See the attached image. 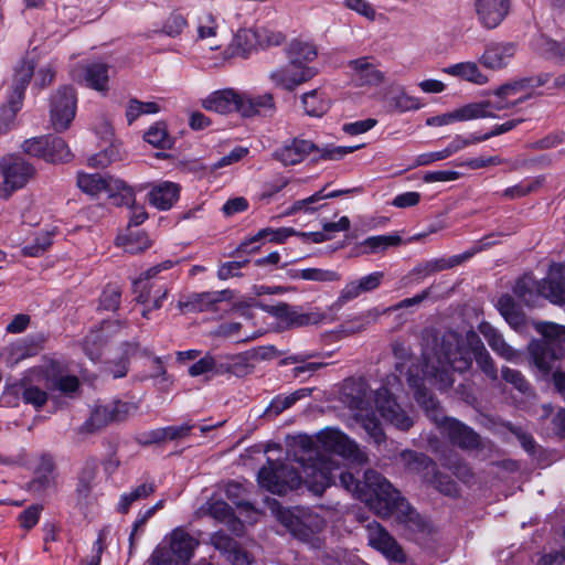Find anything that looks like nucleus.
<instances>
[{
	"label": "nucleus",
	"mask_w": 565,
	"mask_h": 565,
	"mask_svg": "<svg viewBox=\"0 0 565 565\" xmlns=\"http://www.w3.org/2000/svg\"><path fill=\"white\" fill-rule=\"evenodd\" d=\"M298 445L303 455L298 457L301 471H297L286 463L268 460L258 472V482L263 488L277 494L297 489L300 484L315 494H321L332 481V471L338 470V463L329 457H313V448L321 447L356 465L367 462V455L360 446L342 430L327 427L316 437L300 436Z\"/></svg>",
	"instance_id": "obj_1"
},
{
	"label": "nucleus",
	"mask_w": 565,
	"mask_h": 565,
	"mask_svg": "<svg viewBox=\"0 0 565 565\" xmlns=\"http://www.w3.org/2000/svg\"><path fill=\"white\" fill-rule=\"evenodd\" d=\"M473 358L489 379H498L494 362L476 332L469 331L465 338L456 332H447L437 352L433 355L425 353L424 379L431 381L439 390L448 388L454 383L450 369L465 372L470 369Z\"/></svg>",
	"instance_id": "obj_2"
},
{
	"label": "nucleus",
	"mask_w": 565,
	"mask_h": 565,
	"mask_svg": "<svg viewBox=\"0 0 565 565\" xmlns=\"http://www.w3.org/2000/svg\"><path fill=\"white\" fill-rule=\"evenodd\" d=\"M319 456L329 457L338 463L339 469L332 471V480L339 472L341 486L365 502L376 515L381 518L396 516L401 521L411 519L409 504L401 498L399 492L381 473L366 470L363 484H361L352 473L340 472V462L331 454H320L317 448H313V457Z\"/></svg>",
	"instance_id": "obj_3"
},
{
	"label": "nucleus",
	"mask_w": 565,
	"mask_h": 565,
	"mask_svg": "<svg viewBox=\"0 0 565 565\" xmlns=\"http://www.w3.org/2000/svg\"><path fill=\"white\" fill-rule=\"evenodd\" d=\"M348 395V405L354 412L355 419L361 423L369 437L377 445L385 440V435L375 418L371 401L374 399L376 409L396 428L406 430L413 425L412 418L391 397L387 388L381 387L372 394L364 382L355 383Z\"/></svg>",
	"instance_id": "obj_4"
},
{
	"label": "nucleus",
	"mask_w": 565,
	"mask_h": 565,
	"mask_svg": "<svg viewBox=\"0 0 565 565\" xmlns=\"http://www.w3.org/2000/svg\"><path fill=\"white\" fill-rule=\"evenodd\" d=\"M412 386H416L415 397L427 415L438 425L450 443L462 449H476L480 446V437L471 428L455 418L445 417L439 409L438 402L418 385L416 379L409 377Z\"/></svg>",
	"instance_id": "obj_5"
},
{
	"label": "nucleus",
	"mask_w": 565,
	"mask_h": 565,
	"mask_svg": "<svg viewBox=\"0 0 565 565\" xmlns=\"http://www.w3.org/2000/svg\"><path fill=\"white\" fill-rule=\"evenodd\" d=\"M564 273V265L555 263L550 266L546 279L537 281L525 275L516 280L514 294L527 306H535L541 297L561 305L565 301Z\"/></svg>",
	"instance_id": "obj_6"
},
{
	"label": "nucleus",
	"mask_w": 565,
	"mask_h": 565,
	"mask_svg": "<svg viewBox=\"0 0 565 565\" xmlns=\"http://www.w3.org/2000/svg\"><path fill=\"white\" fill-rule=\"evenodd\" d=\"M535 330L544 338L529 345L531 360L543 374H548L555 361L565 355V327L553 322H537Z\"/></svg>",
	"instance_id": "obj_7"
},
{
	"label": "nucleus",
	"mask_w": 565,
	"mask_h": 565,
	"mask_svg": "<svg viewBox=\"0 0 565 565\" xmlns=\"http://www.w3.org/2000/svg\"><path fill=\"white\" fill-rule=\"evenodd\" d=\"M276 518L282 526L297 540L313 548L322 544L321 533L326 529V520L309 509H277Z\"/></svg>",
	"instance_id": "obj_8"
},
{
	"label": "nucleus",
	"mask_w": 565,
	"mask_h": 565,
	"mask_svg": "<svg viewBox=\"0 0 565 565\" xmlns=\"http://www.w3.org/2000/svg\"><path fill=\"white\" fill-rule=\"evenodd\" d=\"M360 147L361 146H327L322 149H318L310 140L294 138L277 148L273 152V157L284 166H294L303 161L305 158L313 151L319 153L318 157L320 159L340 160L344 156L360 149Z\"/></svg>",
	"instance_id": "obj_9"
},
{
	"label": "nucleus",
	"mask_w": 565,
	"mask_h": 565,
	"mask_svg": "<svg viewBox=\"0 0 565 565\" xmlns=\"http://www.w3.org/2000/svg\"><path fill=\"white\" fill-rule=\"evenodd\" d=\"M77 185L82 191L90 195L106 192L109 198L116 199V204H130L134 202V189L122 180L113 177H103L99 173H79Z\"/></svg>",
	"instance_id": "obj_10"
},
{
	"label": "nucleus",
	"mask_w": 565,
	"mask_h": 565,
	"mask_svg": "<svg viewBox=\"0 0 565 565\" xmlns=\"http://www.w3.org/2000/svg\"><path fill=\"white\" fill-rule=\"evenodd\" d=\"M77 97L72 87L63 86L51 97L50 124L56 131L68 129L76 115Z\"/></svg>",
	"instance_id": "obj_11"
},
{
	"label": "nucleus",
	"mask_w": 565,
	"mask_h": 565,
	"mask_svg": "<svg viewBox=\"0 0 565 565\" xmlns=\"http://www.w3.org/2000/svg\"><path fill=\"white\" fill-rule=\"evenodd\" d=\"M526 82H515L512 84L503 85L495 90L494 97L492 99L469 104V107H477L476 111L478 115L476 116V119L484 117H497L499 111L510 109L524 102L527 96H522L514 100H510L509 98L521 92V87Z\"/></svg>",
	"instance_id": "obj_12"
},
{
	"label": "nucleus",
	"mask_w": 565,
	"mask_h": 565,
	"mask_svg": "<svg viewBox=\"0 0 565 565\" xmlns=\"http://www.w3.org/2000/svg\"><path fill=\"white\" fill-rule=\"evenodd\" d=\"M316 75V68L308 65L294 64L289 61L271 70L268 73V78L276 88L291 92Z\"/></svg>",
	"instance_id": "obj_13"
},
{
	"label": "nucleus",
	"mask_w": 565,
	"mask_h": 565,
	"mask_svg": "<svg viewBox=\"0 0 565 565\" xmlns=\"http://www.w3.org/2000/svg\"><path fill=\"white\" fill-rule=\"evenodd\" d=\"M3 183L0 185V198L8 199L11 194L25 185L32 174V166L19 157L4 158L1 163Z\"/></svg>",
	"instance_id": "obj_14"
},
{
	"label": "nucleus",
	"mask_w": 565,
	"mask_h": 565,
	"mask_svg": "<svg viewBox=\"0 0 565 565\" xmlns=\"http://www.w3.org/2000/svg\"><path fill=\"white\" fill-rule=\"evenodd\" d=\"M34 73V61L29 58L15 70L14 75V99L9 106L0 109V132L4 131L12 121L15 113L20 109L23 92L29 85Z\"/></svg>",
	"instance_id": "obj_15"
},
{
	"label": "nucleus",
	"mask_w": 565,
	"mask_h": 565,
	"mask_svg": "<svg viewBox=\"0 0 565 565\" xmlns=\"http://www.w3.org/2000/svg\"><path fill=\"white\" fill-rule=\"evenodd\" d=\"M134 292L136 301L143 306L141 316L149 319L152 310H158L162 307L163 300L168 297L169 289L152 281L136 279Z\"/></svg>",
	"instance_id": "obj_16"
},
{
	"label": "nucleus",
	"mask_w": 565,
	"mask_h": 565,
	"mask_svg": "<svg viewBox=\"0 0 565 565\" xmlns=\"http://www.w3.org/2000/svg\"><path fill=\"white\" fill-rule=\"evenodd\" d=\"M511 0H473L478 22L486 29L498 28L508 17Z\"/></svg>",
	"instance_id": "obj_17"
},
{
	"label": "nucleus",
	"mask_w": 565,
	"mask_h": 565,
	"mask_svg": "<svg viewBox=\"0 0 565 565\" xmlns=\"http://www.w3.org/2000/svg\"><path fill=\"white\" fill-rule=\"evenodd\" d=\"M384 278V273L374 271L359 279L349 281L340 291L337 300L331 305L332 310H340L347 302L358 298L362 294L377 289Z\"/></svg>",
	"instance_id": "obj_18"
},
{
	"label": "nucleus",
	"mask_w": 565,
	"mask_h": 565,
	"mask_svg": "<svg viewBox=\"0 0 565 565\" xmlns=\"http://www.w3.org/2000/svg\"><path fill=\"white\" fill-rule=\"evenodd\" d=\"M232 292L228 289L220 291L194 292L186 297L185 300H179L177 307L180 311H215L218 303L230 300Z\"/></svg>",
	"instance_id": "obj_19"
},
{
	"label": "nucleus",
	"mask_w": 565,
	"mask_h": 565,
	"mask_svg": "<svg viewBox=\"0 0 565 565\" xmlns=\"http://www.w3.org/2000/svg\"><path fill=\"white\" fill-rule=\"evenodd\" d=\"M350 75L356 86H377L384 81V73L373 57L363 56L348 64Z\"/></svg>",
	"instance_id": "obj_20"
},
{
	"label": "nucleus",
	"mask_w": 565,
	"mask_h": 565,
	"mask_svg": "<svg viewBox=\"0 0 565 565\" xmlns=\"http://www.w3.org/2000/svg\"><path fill=\"white\" fill-rule=\"evenodd\" d=\"M369 544L380 551L386 558L403 562L404 554L397 542L377 522H372L366 527Z\"/></svg>",
	"instance_id": "obj_21"
},
{
	"label": "nucleus",
	"mask_w": 565,
	"mask_h": 565,
	"mask_svg": "<svg viewBox=\"0 0 565 565\" xmlns=\"http://www.w3.org/2000/svg\"><path fill=\"white\" fill-rule=\"evenodd\" d=\"M518 46L512 42H493L486 46L480 63L489 70L507 67L515 56Z\"/></svg>",
	"instance_id": "obj_22"
},
{
	"label": "nucleus",
	"mask_w": 565,
	"mask_h": 565,
	"mask_svg": "<svg viewBox=\"0 0 565 565\" xmlns=\"http://www.w3.org/2000/svg\"><path fill=\"white\" fill-rule=\"evenodd\" d=\"M275 100L270 93L254 95L239 90L238 114L243 117L271 115L275 111Z\"/></svg>",
	"instance_id": "obj_23"
},
{
	"label": "nucleus",
	"mask_w": 565,
	"mask_h": 565,
	"mask_svg": "<svg viewBox=\"0 0 565 565\" xmlns=\"http://www.w3.org/2000/svg\"><path fill=\"white\" fill-rule=\"evenodd\" d=\"M72 76L93 89L104 92L107 89L108 66L103 63L78 65L73 68Z\"/></svg>",
	"instance_id": "obj_24"
},
{
	"label": "nucleus",
	"mask_w": 565,
	"mask_h": 565,
	"mask_svg": "<svg viewBox=\"0 0 565 565\" xmlns=\"http://www.w3.org/2000/svg\"><path fill=\"white\" fill-rule=\"evenodd\" d=\"M58 470L50 454H42L38 459V494L50 495L58 487Z\"/></svg>",
	"instance_id": "obj_25"
},
{
	"label": "nucleus",
	"mask_w": 565,
	"mask_h": 565,
	"mask_svg": "<svg viewBox=\"0 0 565 565\" xmlns=\"http://www.w3.org/2000/svg\"><path fill=\"white\" fill-rule=\"evenodd\" d=\"M239 90L234 88H225L211 93L203 99L204 109L217 114L238 113Z\"/></svg>",
	"instance_id": "obj_26"
},
{
	"label": "nucleus",
	"mask_w": 565,
	"mask_h": 565,
	"mask_svg": "<svg viewBox=\"0 0 565 565\" xmlns=\"http://www.w3.org/2000/svg\"><path fill=\"white\" fill-rule=\"evenodd\" d=\"M259 43V33L257 31L253 29H239L224 52L225 58H246Z\"/></svg>",
	"instance_id": "obj_27"
},
{
	"label": "nucleus",
	"mask_w": 565,
	"mask_h": 565,
	"mask_svg": "<svg viewBox=\"0 0 565 565\" xmlns=\"http://www.w3.org/2000/svg\"><path fill=\"white\" fill-rule=\"evenodd\" d=\"M180 186L171 181H161L151 186L148 200L156 209L166 211L178 201Z\"/></svg>",
	"instance_id": "obj_28"
},
{
	"label": "nucleus",
	"mask_w": 565,
	"mask_h": 565,
	"mask_svg": "<svg viewBox=\"0 0 565 565\" xmlns=\"http://www.w3.org/2000/svg\"><path fill=\"white\" fill-rule=\"evenodd\" d=\"M38 157L49 162H63L71 158V151L61 137L47 136L38 140Z\"/></svg>",
	"instance_id": "obj_29"
},
{
	"label": "nucleus",
	"mask_w": 565,
	"mask_h": 565,
	"mask_svg": "<svg viewBox=\"0 0 565 565\" xmlns=\"http://www.w3.org/2000/svg\"><path fill=\"white\" fill-rule=\"evenodd\" d=\"M199 542L183 530H174L170 535V547L180 565H186L193 556Z\"/></svg>",
	"instance_id": "obj_30"
},
{
	"label": "nucleus",
	"mask_w": 565,
	"mask_h": 565,
	"mask_svg": "<svg viewBox=\"0 0 565 565\" xmlns=\"http://www.w3.org/2000/svg\"><path fill=\"white\" fill-rule=\"evenodd\" d=\"M480 332L486 338L489 347L501 358L516 362L520 354L511 345H509L502 335L489 323H482L479 328Z\"/></svg>",
	"instance_id": "obj_31"
},
{
	"label": "nucleus",
	"mask_w": 565,
	"mask_h": 565,
	"mask_svg": "<svg viewBox=\"0 0 565 565\" xmlns=\"http://www.w3.org/2000/svg\"><path fill=\"white\" fill-rule=\"evenodd\" d=\"M443 71L448 75L459 77L477 85H484L488 83V76L480 71L479 66L475 62L469 61L457 63L445 67Z\"/></svg>",
	"instance_id": "obj_32"
},
{
	"label": "nucleus",
	"mask_w": 565,
	"mask_h": 565,
	"mask_svg": "<svg viewBox=\"0 0 565 565\" xmlns=\"http://www.w3.org/2000/svg\"><path fill=\"white\" fill-rule=\"evenodd\" d=\"M298 234L294 228L290 227H280V228H271L266 227L260 230L258 233H256L250 238L242 242L238 246V250L241 252H248L249 246L254 243L259 242L260 239L268 238L269 242L275 243H284L289 236ZM258 247H254L250 249L256 250Z\"/></svg>",
	"instance_id": "obj_33"
},
{
	"label": "nucleus",
	"mask_w": 565,
	"mask_h": 565,
	"mask_svg": "<svg viewBox=\"0 0 565 565\" xmlns=\"http://www.w3.org/2000/svg\"><path fill=\"white\" fill-rule=\"evenodd\" d=\"M277 311L279 316L286 318V321L290 327H305L309 324H318L326 318V315L320 310L301 312L298 310H291L286 305L278 307Z\"/></svg>",
	"instance_id": "obj_34"
},
{
	"label": "nucleus",
	"mask_w": 565,
	"mask_h": 565,
	"mask_svg": "<svg viewBox=\"0 0 565 565\" xmlns=\"http://www.w3.org/2000/svg\"><path fill=\"white\" fill-rule=\"evenodd\" d=\"M116 244L130 254H138L151 246L148 235L138 230L128 228L125 234L117 237Z\"/></svg>",
	"instance_id": "obj_35"
},
{
	"label": "nucleus",
	"mask_w": 565,
	"mask_h": 565,
	"mask_svg": "<svg viewBox=\"0 0 565 565\" xmlns=\"http://www.w3.org/2000/svg\"><path fill=\"white\" fill-rule=\"evenodd\" d=\"M301 104L305 113L311 117H321L330 107V100L321 89L305 93L301 96Z\"/></svg>",
	"instance_id": "obj_36"
},
{
	"label": "nucleus",
	"mask_w": 565,
	"mask_h": 565,
	"mask_svg": "<svg viewBox=\"0 0 565 565\" xmlns=\"http://www.w3.org/2000/svg\"><path fill=\"white\" fill-rule=\"evenodd\" d=\"M476 109H477V107H469V104H468V105H465L457 109H454L449 113L429 117L426 120V124L428 126L440 127V126L450 125V124H454L457 121L472 120V119H476V116L478 115Z\"/></svg>",
	"instance_id": "obj_37"
},
{
	"label": "nucleus",
	"mask_w": 565,
	"mask_h": 565,
	"mask_svg": "<svg viewBox=\"0 0 565 565\" xmlns=\"http://www.w3.org/2000/svg\"><path fill=\"white\" fill-rule=\"evenodd\" d=\"M287 55L294 64L307 65L317 57L318 53L312 43L296 40L289 44Z\"/></svg>",
	"instance_id": "obj_38"
},
{
	"label": "nucleus",
	"mask_w": 565,
	"mask_h": 565,
	"mask_svg": "<svg viewBox=\"0 0 565 565\" xmlns=\"http://www.w3.org/2000/svg\"><path fill=\"white\" fill-rule=\"evenodd\" d=\"M2 354L4 356L6 363L10 366H14L25 358L32 356L33 342L32 340L18 339L7 345L3 349Z\"/></svg>",
	"instance_id": "obj_39"
},
{
	"label": "nucleus",
	"mask_w": 565,
	"mask_h": 565,
	"mask_svg": "<svg viewBox=\"0 0 565 565\" xmlns=\"http://www.w3.org/2000/svg\"><path fill=\"white\" fill-rule=\"evenodd\" d=\"M113 422L108 405L97 406L93 409L89 418L79 427V433H96Z\"/></svg>",
	"instance_id": "obj_40"
},
{
	"label": "nucleus",
	"mask_w": 565,
	"mask_h": 565,
	"mask_svg": "<svg viewBox=\"0 0 565 565\" xmlns=\"http://www.w3.org/2000/svg\"><path fill=\"white\" fill-rule=\"evenodd\" d=\"M290 276L295 279H303L317 282H332L339 281L341 279L339 273L323 268L295 269L290 273Z\"/></svg>",
	"instance_id": "obj_41"
},
{
	"label": "nucleus",
	"mask_w": 565,
	"mask_h": 565,
	"mask_svg": "<svg viewBox=\"0 0 565 565\" xmlns=\"http://www.w3.org/2000/svg\"><path fill=\"white\" fill-rule=\"evenodd\" d=\"M498 308L512 328L516 329L524 323V315L514 303L511 296L504 295L500 297Z\"/></svg>",
	"instance_id": "obj_42"
},
{
	"label": "nucleus",
	"mask_w": 565,
	"mask_h": 565,
	"mask_svg": "<svg viewBox=\"0 0 565 565\" xmlns=\"http://www.w3.org/2000/svg\"><path fill=\"white\" fill-rule=\"evenodd\" d=\"M465 259V256L455 255L450 258H437L423 263L416 267V271L423 276L452 268Z\"/></svg>",
	"instance_id": "obj_43"
},
{
	"label": "nucleus",
	"mask_w": 565,
	"mask_h": 565,
	"mask_svg": "<svg viewBox=\"0 0 565 565\" xmlns=\"http://www.w3.org/2000/svg\"><path fill=\"white\" fill-rule=\"evenodd\" d=\"M160 111V106L154 102H140L131 98L126 107V118L129 125L142 115H151Z\"/></svg>",
	"instance_id": "obj_44"
},
{
	"label": "nucleus",
	"mask_w": 565,
	"mask_h": 565,
	"mask_svg": "<svg viewBox=\"0 0 565 565\" xmlns=\"http://www.w3.org/2000/svg\"><path fill=\"white\" fill-rule=\"evenodd\" d=\"M154 491L152 483H141L129 492H125L120 495L118 510L121 513H127L130 505L139 500L149 497Z\"/></svg>",
	"instance_id": "obj_45"
},
{
	"label": "nucleus",
	"mask_w": 565,
	"mask_h": 565,
	"mask_svg": "<svg viewBox=\"0 0 565 565\" xmlns=\"http://www.w3.org/2000/svg\"><path fill=\"white\" fill-rule=\"evenodd\" d=\"M422 107L419 98L411 96L404 90L398 92L388 99V108L398 113L417 110Z\"/></svg>",
	"instance_id": "obj_46"
},
{
	"label": "nucleus",
	"mask_w": 565,
	"mask_h": 565,
	"mask_svg": "<svg viewBox=\"0 0 565 565\" xmlns=\"http://www.w3.org/2000/svg\"><path fill=\"white\" fill-rule=\"evenodd\" d=\"M192 428V425L183 423L181 425H172L157 429L152 433V436L156 441L178 440L185 438Z\"/></svg>",
	"instance_id": "obj_47"
},
{
	"label": "nucleus",
	"mask_w": 565,
	"mask_h": 565,
	"mask_svg": "<svg viewBox=\"0 0 565 565\" xmlns=\"http://www.w3.org/2000/svg\"><path fill=\"white\" fill-rule=\"evenodd\" d=\"M145 140L157 147L167 149L171 146V140L167 134L166 126L161 122L152 125L143 135Z\"/></svg>",
	"instance_id": "obj_48"
},
{
	"label": "nucleus",
	"mask_w": 565,
	"mask_h": 565,
	"mask_svg": "<svg viewBox=\"0 0 565 565\" xmlns=\"http://www.w3.org/2000/svg\"><path fill=\"white\" fill-rule=\"evenodd\" d=\"M121 298V287L110 284L105 287L99 299V309L114 311L119 307Z\"/></svg>",
	"instance_id": "obj_49"
},
{
	"label": "nucleus",
	"mask_w": 565,
	"mask_h": 565,
	"mask_svg": "<svg viewBox=\"0 0 565 565\" xmlns=\"http://www.w3.org/2000/svg\"><path fill=\"white\" fill-rule=\"evenodd\" d=\"M534 51L546 58L558 60L559 42L545 35H539L533 41Z\"/></svg>",
	"instance_id": "obj_50"
},
{
	"label": "nucleus",
	"mask_w": 565,
	"mask_h": 565,
	"mask_svg": "<svg viewBox=\"0 0 565 565\" xmlns=\"http://www.w3.org/2000/svg\"><path fill=\"white\" fill-rule=\"evenodd\" d=\"M318 354L311 353V354H296L289 358V361L292 363H301V365L296 366L294 369V375L299 376L302 373L306 372H316L324 366H327L328 362H307V360L317 356Z\"/></svg>",
	"instance_id": "obj_51"
},
{
	"label": "nucleus",
	"mask_w": 565,
	"mask_h": 565,
	"mask_svg": "<svg viewBox=\"0 0 565 565\" xmlns=\"http://www.w3.org/2000/svg\"><path fill=\"white\" fill-rule=\"evenodd\" d=\"M402 238L398 235H377L367 237L363 245L372 253L385 250L390 246H396L401 243Z\"/></svg>",
	"instance_id": "obj_52"
},
{
	"label": "nucleus",
	"mask_w": 565,
	"mask_h": 565,
	"mask_svg": "<svg viewBox=\"0 0 565 565\" xmlns=\"http://www.w3.org/2000/svg\"><path fill=\"white\" fill-rule=\"evenodd\" d=\"M113 422L125 420L128 416L137 412V405L129 402L115 401L107 404Z\"/></svg>",
	"instance_id": "obj_53"
},
{
	"label": "nucleus",
	"mask_w": 565,
	"mask_h": 565,
	"mask_svg": "<svg viewBox=\"0 0 565 565\" xmlns=\"http://www.w3.org/2000/svg\"><path fill=\"white\" fill-rule=\"evenodd\" d=\"M147 565H180L171 552V547L157 546L149 558Z\"/></svg>",
	"instance_id": "obj_54"
},
{
	"label": "nucleus",
	"mask_w": 565,
	"mask_h": 565,
	"mask_svg": "<svg viewBox=\"0 0 565 565\" xmlns=\"http://www.w3.org/2000/svg\"><path fill=\"white\" fill-rule=\"evenodd\" d=\"M350 191L351 190L333 191V192H330L327 194H323L322 191H319L307 199L296 201L291 206V212H297L300 210L309 211V210H311L309 207L310 204L317 203L326 198H337L343 193H349Z\"/></svg>",
	"instance_id": "obj_55"
},
{
	"label": "nucleus",
	"mask_w": 565,
	"mask_h": 565,
	"mask_svg": "<svg viewBox=\"0 0 565 565\" xmlns=\"http://www.w3.org/2000/svg\"><path fill=\"white\" fill-rule=\"evenodd\" d=\"M247 154H248V148L237 146V147L233 148L227 154L220 158L212 166V169L216 170V169H222L224 167L234 164V163L241 161L242 159H244Z\"/></svg>",
	"instance_id": "obj_56"
},
{
	"label": "nucleus",
	"mask_w": 565,
	"mask_h": 565,
	"mask_svg": "<svg viewBox=\"0 0 565 565\" xmlns=\"http://www.w3.org/2000/svg\"><path fill=\"white\" fill-rule=\"evenodd\" d=\"M344 6L364 17L369 21H375L376 11L373 6L366 0H344Z\"/></svg>",
	"instance_id": "obj_57"
},
{
	"label": "nucleus",
	"mask_w": 565,
	"mask_h": 565,
	"mask_svg": "<svg viewBox=\"0 0 565 565\" xmlns=\"http://www.w3.org/2000/svg\"><path fill=\"white\" fill-rule=\"evenodd\" d=\"M186 24L185 19L179 13H171L163 23L162 33L168 36H178Z\"/></svg>",
	"instance_id": "obj_58"
},
{
	"label": "nucleus",
	"mask_w": 565,
	"mask_h": 565,
	"mask_svg": "<svg viewBox=\"0 0 565 565\" xmlns=\"http://www.w3.org/2000/svg\"><path fill=\"white\" fill-rule=\"evenodd\" d=\"M501 373L502 377L520 392L525 393L530 388L527 381L520 371L510 367H503Z\"/></svg>",
	"instance_id": "obj_59"
},
{
	"label": "nucleus",
	"mask_w": 565,
	"mask_h": 565,
	"mask_svg": "<svg viewBox=\"0 0 565 565\" xmlns=\"http://www.w3.org/2000/svg\"><path fill=\"white\" fill-rule=\"evenodd\" d=\"M459 178L460 173L456 170H438L426 172L423 175V181L426 183L450 182L458 180Z\"/></svg>",
	"instance_id": "obj_60"
},
{
	"label": "nucleus",
	"mask_w": 565,
	"mask_h": 565,
	"mask_svg": "<svg viewBox=\"0 0 565 565\" xmlns=\"http://www.w3.org/2000/svg\"><path fill=\"white\" fill-rule=\"evenodd\" d=\"M401 459L405 466L412 470H417L419 467H427L429 459L423 455H418L412 450H404L401 452Z\"/></svg>",
	"instance_id": "obj_61"
},
{
	"label": "nucleus",
	"mask_w": 565,
	"mask_h": 565,
	"mask_svg": "<svg viewBox=\"0 0 565 565\" xmlns=\"http://www.w3.org/2000/svg\"><path fill=\"white\" fill-rule=\"evenodd\" d=\"M57 66L54 62L43 64L38 72V87L50 86L56 76Z\"/></svg>",
	"instance_id": "obj_62"
},
{
	"label": "nucleus",
	"mask_w": 565,
	"mask_h": 565,
	"mask_svg": "<svg viewBox=\"0 0 565 565\" xmlns=\"http://www.w3.org/2000/svg\"><path fill=\"white\" fill-rule=\"evenodd\" d=\"M248 263V260L243 262H226L222 264L217 270V277L222 280H226L233 277H237L239 275V270Z\"/></svg>",
	"instance_id": "obj_63"
},
{
	"label": "nucleus",
	"mask_w": 565,
	"mask_h": 565,
	"mask_svg": "<svg viewBox=\"0 0 565 565\" xmlns=\"http://www.w3.org/2000/svg\"><path fill=\"white\" fill-rule=\"evenodd\" d=\"M210 514L222 522L230 521L233 516L232 508L224 501H214L209 507Z\"/></svg>",
	"instance_id": "obj_64"
}]
</instances>
